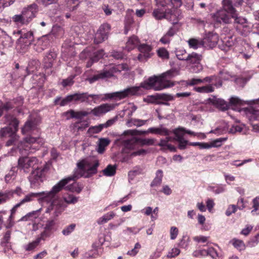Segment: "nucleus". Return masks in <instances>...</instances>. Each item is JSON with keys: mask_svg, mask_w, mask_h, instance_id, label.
<instances>
[{"mask_svg": "<svg viewBox=\"0 0 259 259\" xmlns=\"http://www.w3.org/2000/svg\"><path fill=\"white\" fill-rule=\"evenodd\" d=\"M82 176L83 175L81 174H75L73 176L64 178L54 186L50 191L33 193V194L36 195L34 198H37L39 201H49L53 199H60L57 196V194L63 189H65L66 185L71 181H74Z\"/></svg>", "mask_w": 259, "mask_h": 259, "instance_id": "f03ea898", "label": "nucleus"}, {"mask_svg": "<svg viewBox=\"0 0 259 259\" xmlns=\"http://www.w3.org/2000/svg\"><path fill=\"white\" fill-rule=\"evenodd\" d=\"M5 118L8 125L0 130V138H10V139L6 142L7 146L16 145L19 139V136L17 135L18 131L19 120L12 115H7L5 116Z\"/></svg>", "mask_w": 259, "mask_h": 259, "instance_id": "7ed1b4c3", "label": "nucleus"}, {"mask_svg": "<svg viewBox=\"0 0 259 259\" xmlns=\"http://www.w3.org/2000/svg\"><path fill=\"white\" fill-rule=\"evenodd\" d=\"M67 113L70 114V117L72 118L81 119L82 117L90 114L91 112H90L89 109H88L87 111H75L73 110H70L67 112Z\"/></svg>", "mask_w": 259, "mask_h": 259, "instance_id": "7c9ffc66", "label": "nucleus"}, {"mask_svg": "<svg viewBox=\"0 0 259 259\" xmlns=\"http://www.w3.org/2000/svg\"><path fill=\"white\" fill-rule=\"evenodd\" d=\"M39 243L40 242L39 241V239L36 238L34 241L30 242L27 245H25L24 249L27 251L33 250L37 246H38Z\"/></svg>", "mask_w": 259, "mask_h": 259, "instance_id": "864d4df0", "label": "nucleus"}, {"mask_svg": "<svg viewBox=\"0 0 259 259\" xmlns=\"http://www.w3.org/2000/svg\"><path fill=\"white\" fill-rule=\"evenodd\" d=\"M222 9L227 13L231 15L232 17H235L236 16V11L233 7L232 3L230 0H223L222 1Z\"/></svg>", "mask_w": 259, "mask_h": 259, "instance_id": "cd10ccee", "label": "nucleus"}, {"mask_svg": "<svg viewBox=\"0 0 259 259\" xmlns=\"http://www.w3.org/2000/svg\"><path fill=\"white\" fill-rule=\"evenodd\" d=\"M75 225L72 224L63 230L62 233L64 235H69L75 229Z\"/></svg>", "mask_w": 259, "mask_h": 259, "instance_id": "69168bd1", "label": "nucleus"}, {"mask_svg": "<svg viewBox=\"0 0 259 259\" xmlns=\"http://www.w3.org/2000/svg\"><path fill=\"white\" fill-rule=\"evenodd\" d=\"M56 221L57 220L54 219L50 218L46 221V223L45 225L44 229L53 234L56 230L55 226Z\"/></svg>", "mask_w": 259, "mask_h": 259, "instance_id": "58836bf2", "label": "nucleus"}, {"mask_svg": "<svg viewBox=\"0 0 259 259\" xmlns=\"http://www.w3.org/2000/svg\"><path fill=\"white\" fill-rule=\"evenodd\" d=\"M115 213L113 211H110L108 212L107 213L104 214L102 217L100 218L98 221L97 223L99 225L104 224L107 223L109 220L113 219L115 216Z\"/></svg>", "mask_w": 259, "mask_h": 259, "instance_id": "79ce46f5", "label": "nucleus"}, {"mask_svg": "<svg viewBox=\"0 0 259 259\" xmlns=\"http://www.w3.org/2000/svg\"><path fill=\"white\" fill-rule=\"evenodd\" d=\"M252 75L248 73H244L237 78L235 81L241 87H244L245 84L250 79Z\"/></svg>", "mask_w": 259, "mask_h": 259, "instance_id": "72a5a7b5", "label": "nucleus"}, {"mask_svg": "<svg viewBox=\"0 0 259 259\" xmlns=\"http://www.w3.org/2000/svg\"><path fill=\"white\" fill-rule=\"evenodd\" d=\"M245 102L241 100L238 97H232L229 100V105L230 107H238L243 105Z\"/></svg>", "mask_w": 259, "mask_h": 259, "instance_id": "de8ad7c7", "label": "nucleus"}, {"mask_svg": "<svg viewBox=\"0 0 259 259\" xmlns=\"http://www.w3.org/2000/svg\"><path fill=\"white\" fill-rule=\"evenodd\" d=\"M213 104L218 108L223 110H227L229 108V105L224 100L221 99H216L213 100Z\"/></svg>", "mask_w": 259, "mask_h": 259, "instance_id": "c9c22d12", "label": "nucleus"}, {"mask_svg": "<svg viewBox=\"0 0 259 259\" xmlns=\"http://www.w3.org/2000/svg\"><path fill=\"white\" fill-rule=\"evenodd\" d=\"M231 242L234 247L239 251L245 250L246 246L242 240L233 239L232 240Z\"/></svg>", "mask_w": 259, "mask_h": 259, "instance_id": "49530a36", "label": "nucleus"}, {"mask_svg": "<svg viewBox=\"0 0 259 259\" xmlns=\"http://www.w3.org/2000/svg\"><path fill=\"white\" fill-rule=\"evenodd\" d=\"M83 188V186L81 184L74 182L71 185L66 186L65 190L79 194L81 192Z\"/></svg>", "mask_w": 259, "mask_h": 259, "instance_id": "f704fd0d", "label": "nucleus"}, {"mask_svg": "<svg viewBox=\"0 0 259 259\" xmlns=\"http://www.w3.org/2000/svg\"><path fill=\"white\" fill-rule=\"evenodd\" d=\"M176 74L175 70H170L160 75H154L149 77L147 80L141 82L140 87H132L120 92L106 94L105 98L106 99H123L129 96L139 95L141 88L146 90L153 89L155 91H160L174 85V83L170 81V79L174 77Z\"/></svg>", "mask_w": 259, "mask_h": 259, "instance_id": "f257e3e1", "label": "nucleus"}, {"mask_svg": "<svg viewBox=\"0 0 259 259\" xmlns=\"http://www.w3.org/2000/svg\"><path fill=\"white\" fill-rule=\"evenodd\" d=\"M110 141L107 138H101L99 140V144L98 147V152L99 153H103L105 150V148L109 145Z\"/></svg>", "mask_w": 259, "mask_h": 259, "instance_id": "e433bc0d", "label": "nucleus"}, {"mask_svg": "<svg viewBox=\"0 0 259 259\" xmlns=\"http://www.w3.org/2000/svg\"><path fill=\"white\" fill-rule=\"evenodd\" d=\"M49 203L45 212L50 216V218L57 220V218L65 210L67 205L62 199H53L49 201H41Z\"/></svg>", "mask_w": 259, "mask_h": 259, "instance_id": "39448f33", "label": "nucleus"}, {"mask_svg": "<svg viewBox=\"0 0 259 259\" xmlns=\"http://www.w3.org/2000/svg\"><path fill=\"white\" fill-rule=\"evenodd\" d=\"M172 133L171 131L168 130L165 127H159V135L161 136H165L166 137H170L169 135Z\"/></svg>", "mask_w": 259, "mask_h": 259, "instance_id": "774afa93", "label": "nucleus"}, {"mask_svg": "<svg viewBox=\"0 0 259 259\" xmlns=\"http://www.w3.org/2000/svg\"><path fill=\"white\" fill-rule=\"evenodd\" d=\"M165 11L166 9H165V8L161 7L160 8H159V7H158V8L155 9L153 11L152 13V15L156 19L160 20L164 18L165 16Z\"/></svg>", "mask_w": 259, "mask_h": 259, "instance_id": "a19ab883", "label": "nucleus"}, {"mask_svg": "<svg viewBox=\"0 0 259 259\" xmlns=\"http://www.w3.org/2000/svg\"><path fill=\"white\" fill-rule=\"evenodd\" d=\"M38 159L35 157H20L18 159V167L25 172H29L31 168L38 163Z\"/></svg>", "mask_w": 259, "mask_h": 259, "instance_id": "9b49d317", "label": "nucleus"}, {"mask_svg": "<svg viewBox=\"0 0 259 259\" xmlns=\"http://www.w3.org/2000/svg\"><path fill=\"white\" fill-rule=\"evenodd\" d=\"M77 167L81 172H87L85 177H89L97 172V168L99 166V161L94 160L91 163L86 159H83L77 163Z\"/></svg>", "mask_w": 259, "mask_h": 259, "instance_id": "9d476101", "label": "nucleus"}, {"mask_svg": "<svg viewBox=\"0 0 259 259\" xmlns=\"http://www.w3.org/2000/svg\"><path fill=\"white\" fill-rule=\"evenodd\" d=\"M12 102H13L14 108L19 107L23 104L24 99L21 96L17 97L14 98Z\"/></svg>", "mask_w": 259, "mask_h": 259, "instance_id": "e2e57ef3", "label": "nucleus"}, {"mask_svg": "<svg viewBox=\"0 0 259 259\" xmlns=\"http://www.w3.org/2000/svg\"><path fill=\"white\" fill-rule=\"evenodd\" d=\"M153 46L147 44H141L138 46V51L140 53L137 57L138 60L140 62H146L151 58L154 53L152 52Z\"/></svg>", "mask_w": 259, "mask_h": 259, "instance_id": "ddd939ff", "label": "nucleus"}, {"mask_svg": "<svg viewBox=\"0 0 259 259\" xmlns=\"http://www.w3.org/2000/svg\"><path fill=\"white\" fill-rule=\"evenodd\" d=\"M113 108V105L105 103L96 107L93 109H91L90 112L96 116H99L111 111Z\"/></svg>", "mask_w": 259, "mask_h": 259, "instance_id": "6ab92c4d", "label": "nucleus"}, {"mask_svg": "<svg viewBox=\"0 0 259 259\" xmlns=\"http://www.w3.org/2000/svg\"><path fill=\"white\" fill-rule=\"evenodd\" d=\"M104 55L103 50L95 51L93 47H89L84 49L79 55L81 60L89 59L87 62V68L91 67L94 63L98 62Z\"/></svg>", "mask_w": 259, "mask_h": 259, "instance_id": "423d86ee", "label": "nucleus"}, {"mask_svg": "<svg viewBox=\"0 0 259 259\" xmlns=\"http://www.w3.org/2000/svg\"><path fill=\"white\" fill-rule=\"evenodd\" d=\"M140 40L137 36L133 35L128 38L126 42L125 49L127 51H131L136 48H138L139 45L140 44Z\"/></svg>", "mask_w": 259, "mask_h": 259, "instance_id": "bb28decb", "label": "nucleus"}, {"mask_svg": "<svg viewBox=\"0 0 259 259\" xmlns=\"http://www.w3.org/2000/svg\"><path fill=\"white\" fill-rule=\"evenodd\" d=\"M12 20L14 22H15L17 25H27V23L24 17H23V15L21 12V14L19 15H15L12 17Z\"/></svg>", "mask_w": 259, "mask_h": 259, "instance_id": "09e8293b", "label": "nucleus"}, {"mask_svg": "<svg viewBox=\"0 0 259 259\" xmlns=\"http://www.w3.org/2000/svg\"><path fill=\"white\" fill-rule=\"evenodd\" d=\"M65 204H75L78 200V197H75L72 194H69L67 196L64 197L62 200Z\"/></svg>", "mask_w": 259, "mask_h": 259, "instance_id": "8fccbe9b", "label": "nucleus"}, {"mask_svg": "<svg viewBox=\"0 0 259 259\" xmlns=\"http://www.w3.org/2000/svg\"><path fill=\"white\" fill-rule=\"evenodd\" d=\"M91 97L93 100L98 99L99 96L98 95H89L88 93H75L73 94L69 95L63 99L59 103L61 106H64L70 102H84L87 101L89 98Z\"/></svg>", "mask_w": 259, "mask_h": 259, "instance_id": "6e6552de", "label": "nucleus"}, {"mask_svg": "<svg viewBox=\"0 0 259 259\" xmlns=\"http://www.w3.org/2000/svg\"><path fill=\"white\" fill-rule=\"evenodd\" d=\"M169 141H174V139L171 138V137H166L165 139H161L158 145L160 147H165L171 152H176V148L174 146L169 144L168 143Z\"/></svg>", "mask_w": 259, "mask_h": 259, "instance_id": "c756f323", "label": "nucleus"}, {"mask_svg": "<svg viewBox=\"0 0 259 259\" xmlns=\"http://www.w3.org/2000/svg\"><path fill=\"white\" fill-rule=\"evenodd\" d=\"M155 140L154 139H146V138H134L131 141H127L123 151L125 153L130 154L131 156L134 157L138 155H145L147 153V151L141 149L136 151L130 152L128 151L129 149L132 148L133 146L131 143H138L141 145H153L154 144Z\"/></svg>", "mask_w": 259, "mask_h": 259, "instance_id": "0eeeda50", "label": "nucleus"}, {"mask_svg": "<svg viewBox=\"0 0 259 259\" xmlns=\"http://www.w3.org/2000/svg\"><path fill=\"white\" fill-rule=\"evenodd\" d=\"M50 40L49 35L42 36L38 39L36 46V51L38 52H41L50 46Z\"/></svg>", "mask_w": 259, "mask_h": 259, "instance_id": "a878e982", "label": "nucleus"}, {"mask_svg": "<svg viewBox=\"0 0 259 259\" xmlns=\"http://www.w3.org/2000/svg\"><path fill=\"white\" fill-rule=\"evenodd\" d=\"M193 90L197 93L202 94H208L212 93L214 91V87H212L211 84H206L201 87H195Z\"/></svg>", "mask_w": 259, "mask_h": 259, "instance_id": "2f4dec72", "label": "nucleus"}, {"mask_svg": "<svg viewBox=\"0 0 259 259\" xmlns=\"http://www.w3.org/2000/svg\"><path fill=\"white\" fill-rule=\"evenodd\" d=\"M45 172V169L41 168H36L32 171L28 178L31 188H35L40 186L43 182Z\"/></svg>", "mask_w": 259, "mask_h": 259, "instance_id": "f8f14e48", "label": "nucleus"}, {"mask_svg": "<svg viewBox=\"0 0 259 259\" xmlns=\"http://www.w3.org/2000/svg\"><path fill=\"white\" fill-rule=\"evenodd\" d=\"M52 234V233L44 229V230L40 233L39 236L38 237L37 239H39V241L40 242L41 240H46V239L50 237Z\"/></svg>", "mask_w": 259, "mask_h": 259, "instance_id": "680f3d73", "label": "nucleus"}, {"mask_svg": "<svg viewBox=\"0 0 259 259\" xmlns=\"http://www.w3.org/2000/svg\"><path fill=\"white\" fill-rule=\"evenodd\" d=\"M110 29L111 26L108 23H103L102 24L95 34L94 42L96 44H99L107 39Z\"/></svg>", "mask_w": 259, "mask_h": 259, "instance_id": "2eb2a0df", "label": "nucleus"}, {"mask_svg": "<svg viewBox=\"0 0 259 259\" xmlns=\"http://www.w3.org/2000/svg\"><path fill=\"white\" fill-rule=\"evenodd\" d=\"M237 206L234 204L229 205L226 211L225 214L229 217L237 211Z\"/></svg>", "mask_w": 259, "mask_h": 259, "instance_id": "0e129e2a", "label": "nucleus"}, {"mask_svg": "<svg viewBox=\"0 0 259 259\" xmlns=\"http://www.w3.org/2000/svg\"><path fill=\"white\" fill-rule=\"evenodd\" d=\"M253 210H251L252 214H259V196H257L252 200Z\"/></svg>", "mask_w": 259, "mask_h": 259, "instance_id": "3c124183", "label": "nucleus"}, {"mask_svg": "<svg viewBox=\"0 0 259 259\" xmlns=\"http://www.w3.org/2000/svg\"><path fill=\"white\" fill-rule=\"evenodd\" d=\"M104 128V126L102 124H100L98 125L91 126L89 128L88 133L91 134H98L101 132Z\"/></svg>", "mask_w": 259, "mask_h": 259, "instance_id": "6e6d98bb", "label": "nucleus"}, {"mask_svg": "<svg viewBox=\"0 0 259 259\" xmlns=\"http://www.w3.org/2000/svg\"><path fill=\"white\" fill-rule=\"evenodd\" d=\"M38 11V8L36 4H33L23 8L22 13L27 24L29 23L32 19L36 17Z\"/></svg>", "mask_w": 259, "mask_h": 259, "instance_id": "dca6fc26", "label": "nucleus"}, {"mask_svg": "<svg viewBox=\"0 0 259 259\" xmlns=\"http://www.w3.org/2000/svg\"><path fill=\"white\" fill-rule=\"evenodd\" d=\"M156 52L157 56L161 59L168 60L169 59V53L165 48H159Z\"/></svg>", "mask_w": 259, "mask_h": 259, "instance_id": "c03bdc74", "label": "nucleus"}, {"mask_svg": "<svg viewBox=\"0 0 259 259\" xmlns=\"http://www.w3.org/2000/svg\"><path fill=\"white\" fill-rule=\"evenodd\" d=\"M116 166L115 165H112L109 164L103 170V173L104 176L108 177H111L116 174Z\"/></svg>", "mask_w": 259, "mask_h": 259, "instance_id": "a18cd8bd", "label": "nucleus"}, {"mask_svg": "<svg viewBox=\"0 0 259 259\" xmlns=\"http://www.w3.org/2000/svg\"><path fill=\"white\" fill-rule=\"evenodd\" d=\"M52 32L56 37H62L64 33V30L60 26L54 27Z\"/></svg>", "mask_w": 259, "mask_h": 259, "instance_id": "4d7b16f0", "label": "nucleus"}, {"mask_svg": "<svg viewBox=\"0 0 259 259\" xmlns=\"http://www.w3.org/2000/svg\"><path fill=\"white\" fill-rule=\"evenodd\" d=\"M18 32L21 34V36L18 40L20 44H24L25 46H29L31 44L34 39L32 31H29L26 33H22V31H19Z\"/></svg>", "mask_w": 259, "mask_h": 259, "instance_id": "b1692460", "label": "nucleus"}, {"mask_svg": "<svg viewBox=\"0 0 259 259\" xmlns=\"http://www.w3.org/2000/svg\"><path fill=\"white\" fill-rule=\"evenodd\" d=\"M6 195L8 196V200L13 197L14 194L18 197H21L24 194V192L20 187H17L15 189L5 192Z\"/></svg>", "mask_w": 259, "mask_h": 259, "instance_id": "473e14b6", "label": "nucleus"}, {"mask_svg": "<svg viewBox=\"0 0 259 259\" xmlns=\"http://www.w3.org/2000/svg\"><path fill=\"white\" fill-rule=\"evenodd\" d=\"M211 18L215 24H228L232 20L231 15L221 9L211 14Z\"/></svg>", "mask_w": 259, "mask_h": 259, "instance_id": "4468645a", "label": "nucleus"}, {"mask_svg": "<svg viewBox=\"0 0 259 259\" xmlns=\"http://www.w3.org/2000/svg\"><path fill=\"white\" fill-rule=\"evenodd\" d=\"M119 71L116 67H112L108 70H104L102 72H98V74L94 75L89 78L91 83L94 82L100 79H104L110 78L113 76L114 74Z\"/></svg>", "mask_w": 259, "mask_h": 259, "instance_id": "f3484780", "label": "nucleus"}, {"mask_svg": "<svg viewBox=\"0 0 259 259\" xmlns=\"http://www.w3.org/2000/svg\"><path fill=\"white\" fill-rule=\"evenodd\" d=\"M180 253V250L177 247L172 248L167 254L166 257L168 258L177 256Z\"/></svg>", "mask_w": 259, "mask_h": 259, "instance_id": "052dcab7", "label": "nucleus"}, {"mask_svg": "<svg viewBox=\"0 0 259 259\" xmlns=\"http://www.w3.org/2000/svg\"><path fill=\"white\" fill-rule=\"evenodd\" d=\"M219 35L215 33L209 32L203 40V44H206L210 48L214 47L219 41Z\"/></svg>", "mask_w": 259, "mask_h": 259, "instance_id": "5701e85b", "label": "nucleus"}, {"mask_svg": "<svg viewBox=\"0 0 259 259\" xmlns=\"http://www.w3.org/2000/svg\"><path fill=\"white\" fill-rule=\"evenodd\" d=\"M189 46L190 48L197 49L200 47L202 44V41H200L195 38H190L188 41Z\"/></svg>", "mask_w": 259, "mask_h": 259, "instance_id": "603ef678", "label": "nucleus"}, {"mask_svg": "<svg viewBox=\"0 0 259 259\" xmlns=\"http://www.w3.org/2000/svg\"><path fill=\"white\" fill-rule=\"evenodd\" d=\"M34 196L35 194H33V193L31 192L27 195H25V197L20 200L19 202L15 204L13 207L11 209V213L12 214H15L18 208L21 207L24 204L32 201L34 199Z\"/></svg>", "mask_w": 259, "mask_h": 259, "instance_id": "393cba45", "label": "nucleus"}, {"mask_svg": "<svg viewBox=\"0 0 259 259\" xmlns=\"http://www.w3.org/2000/svg\"><path fill=\"white\" fill-rule=\"evenodd\" d=\"M57 54L54 50H50L44 56L43 64L45 68H51L53 66L54 60L57 58Z\"/></svg>", "mask_w": 259, "mask_h": 259, "instance_id": "412c9836", "label": "nucleus"}, {"mask_svg": "<svg viewBox=\"0 0 259 259\" xmlns=\"http://www.w3.org/2000/svg\"><path fill=\"white\" fill-rule=\"evenodd\" d=\"M202 59V56L201 55L195 52L189 54L186 57V61L189 64L191 72L193 73H198L202 70L203 66L200 63Z\"/></svg>", "mask_w": 259, "mask_h": 259, "instance_id": "1a4fd4ad", "label": "nucleus"}, {"mask_svg": "<svg viewBox=\"0 0 259 259\" xmlns=\"http://www.w3.org/2000/svg\"><path fill=\"white\" fill-rule=\"evenodd\" d=\"M171 132L172 133L175 135V137H171V138L174 139V141H175L184 139V134H187L194 136L196 135L194 132L189 130H187L185 128L182 127H178L173 131H171Z\"/></svg>", "mask_w": 259, "mask_h": 259, "instance_id": "4be33fe9", "label": "nucleus"}, {"mask_svg": "<svg viewBox=\"0 0 259 259\" xmlns=\"http://www.w3.org/2000/svg\"><path fill=\"white\" fill-rule=\"evenodd\" d=\"M81 0H68L67 7L70 11H74L79 5Z\"/></svg>", "mask_w": 259, "mask_h": 259, "instance_id": "5fc2aeb1", "label": "nucleus"}, {"mask_svg": "<svg viewBox=\"0 0 259 259\" xmlns=\"http://www.w3.org/2000/svg\"><path fill=\"white\" fill-rule=\"evenodd\" d=\"M163 177V171L161 169L158 170L156 172V176L151 183V187H156L160 186L162 182Z\"/></svg>", "mask_w": 259, "mask_h": 259, "instance_id": "4c0bfd02", "label": "nucleus"}, {"mask_svg": "<svg viewBox=\"0 0 259 259\" xmlns=\"http://www.w3.org/2000/svg\"><path fill=\"white\" fill-rule=\"evenodd\" d=\"M227 140V138H220L211 142V147H219L222 145L223 142Z\"/></svg>", "mask_w": 259, "mask_h": 259, "instance_id": "bf43d9fd", "label": "nucleus"}, {"mask_svg": "<svg viewBox=\"0 0 259 259\" xmlns=\"http://www.w3.org/2000/svg\"><path fill=\"white\" fill-rule=\"evenodd\" d=\"M183 83L182 84L185 85L186 86H194L196 85L205 82V80L201 78H192L187 80H184L182 81Z\"/></svg>", "mask_w": 259, "mask_h": 259, "instance_id": "ea45409f", "label": "nucleus"}, {"mask_svg": "<svg viewBox=\"0 0 259 259\" xmlns=\"http://www.w3.org/2000/svg\"><path fill=\"white\" fill-rule=\"evenodd\" d=\"M45 143V140L40 137L29 136L25 138V142H21L18 146L20 153L23 154V150L32 153L39 149Z\"/></svg>", "mask_w": 259, "mask_h": 259, "instance_id": "20e7f679", "label": "nucleus"}, {"mask_svg": "<svg viewBox=\"0 0 259 259\" xmlns=\"http://www.w3.org/2000/svg\"><path fill=\"white\" fill-rule=\"evenodd\" d=\"M244 112L250 123H253L255 121H259L258 107L249 106L244 108Z\"/></svg>", "mask_w": 259, "mask_h": 259, "instance_id": "a211bd4d", "label": "nucleus"}, {"mask_svg": "<svg viewBox=\"0 0 259 259\" xmlns=\"http://www.w3.org/2000/svg\"><path fill=\"white\" fill-rule=\"evenodd\" d=\"M205 82L211 84L212 87L218 88L222 85V81L220 77L217 75H211L204 78Z\"/></svg>", "mask_w": 259, "mask_h": 259, "instance_id": "c85d7f7f", "label": "nucleus"}, {"mask_svg": "<svg viewBox=\"0 0 259 259\" xmlns=\"http://www.w3.org/2000/svg\"><path fill=\"white\" fill-rule=\"evenodd\" d=\"M179 230L176 227H171L170 229V237L171 240L175 239L178 235Z\"/></svg>", "mask_w": 259, "mask_h": 259, "instance_id": "338daca9", "label": "nucleus"}, {"mask_svg": "<svg viewBox=\"0 0 259 259\" xmlns=\"http://www.w3.org/2000/svg\"><path fill=\"white\" fill-rule=\"evenodd\" d=\"M11 231L8 230L6 232L2 240L1 244L3 246H7V244L10 242L11 239Z\"/></svg>", "mask_w": 259, "mask_h": 259, "instance_id": "13d9d810", "label": "nucleus"}, {"mask_svg": "<svg viewBox=\"0 0 259 259\" xmlns=\"http://www.w3.org/2000/svg\"><path fill=\"white\" fill-rule=\"evenodd\" d=\"M14 108L12 101H8L5 103L0 101V116L3 114L4 111H8Z\"/></svg>", "mask_w": 259, "mask_h": 259, "instance_id": "37998d69", "label": "nucleus"}, {"mask_svg": "<svg viewBox=\"0 0 259 259\" xmlns=\"http://www.w3.org/2000/svg\"><path fill=\"white\" fill-rule=\"evenodd\" d=\"M34 131L38 134L40 133L39 129L37 127V124L35 120H27L22 128L23 134H28Z\"/></svg>", "mask_w": 259, "mask_h": 259, "instance_id": "aec40b11", "label": "nucleus"}]
</instances>
